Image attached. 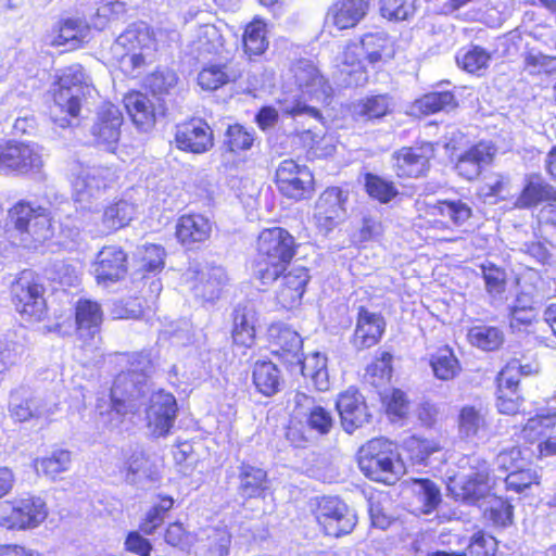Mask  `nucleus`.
<instances>
[{"label":"nucleus","mask_w":556,"mask_h":556,"mask_svg":"<svg viewBox=\"0 0 556 556\" xmlns=\"http://www.w3.org/2000/svg\"><path fill=\"white\" fill-rule=\"evenodd\" d=\"M91 89L94 86L85 66L72 63L54 74L49 94L59 112L70 121L80 116L84 98Z\"/></svg>","instance_id":"20e7f679"},{"label":"nucleus","mask_w":556,"mask_h":556,"mask_svg":"<svg viewBox=\"0 0 556 556\" xmlns=\"http://www.w3.org/2000/svg\"><path fill=\"white\" fill-rule=\"evenodd\" d=\"M517 369L514 363L505 364L495 377V407L502 415L515 416L523 406Z\"/></svg>","instance_id":"4be33fe9"},{"label":"nucleus","mask_w":556,"mask_h":556,"mask_svg":"<svg viewBox=\"0 0 556 556\" xmlns=\"http://www.w3.org/2000/svg\"><path fill=\"white\" fill-rule=\"evenodd\" d=\"M71 465L72 452L66 448H55L33 462L36 473L50 480H55L61 473L70 470Z\"/></svg>","instance_id":"a18cd8bd"},{"label":"nucleus","mask_w":556,"mask_h":556,"mask_svg":"<svg viewBox=\"0 0 556 556\" xmlns=\"http://www.w3.org/2000/svg\"><path fill=\"white\" fill-rule=\"evenodd\" d=\"M124 106L132 124L142 131L151 130L159 115L166 111L163 98H152L147 92L131 89L124 94Z\"/></svg>","instance_id":"412c9836"},{"label":"nucleus","mask_w":556,"mask_h":556,"mask_svg":"<svg viewBox=\"0 0 556 556\" xmlns=\"http://www.w3.org/2000/svg\"><path fill=\"white\" fill-rule=\"evenodd\" d=\"M251 381L264 397L280 393L285 386V376L280 367L270 359H257L251 366Z\"/></svg>","instance_id":"2f4dec72"},{"label":"nucleus","mask_w":556,"mask_h":556,"mask_svg":"<svg viewBox=\"0 0 556 556\" xmlns=\"http://www.w3.org/2000/svg\"><path fill=\"white\" fill-rule=\"evenodd\" d=\"M473 216L471 206L462 199H442L417 206V226L421 230L446 231L465 226Z\"/></svg>","instance_id":"9d476101"},{"label":"nucleus","mask_w":556,"mask_h":556,"mask_svg":"<svg viewBox=\"0 0 556 556\" xmlns=\"http://www.w3.org/2000/svg\"><path fill=\"white\" fill-rule=\"evenodd\" d=\"M403 450L412 464L428 465L435 454L444 451V445L437 439L410 435L404 440Z\"/></svg>","instance_id":"a19ab883"},{"label":"nucleus","mask_w":556,"mask_h":556,"mask_svg":"<svg viewBox=\"0 0 556 556\" xmlns=\"http://www.w3.org/2000/svg\"><path fill=\"white\" fill-rule=\"evenodd\" d=\"M369 11V0H334L327 10V21L338 30L356 27Z\"/></svg>","instance_id":"7c9ffc66"},{"label":"nucleus","mask_w":556,"mask_h":556,"mask_svg":"<svg viewBox=\"0 0 556 556\" xmlns=\"http://www.w3.org/2000/svg\"><path fill=\"white\" fill-rule=\"evenodd\" d=\"M457 106L455 94L451 90L430 91L421 94L412 104L414 115L425 117Z\"/></svg>","instance_id":"ea45409f"},{"label":"nucleus","mask_w":556,"mask_h":556,"mask_svg":"<svg viewBox=\"0 0 556 556\" xmlns=\"http://www.w3.org/2000/svg\"><path fill=\"white\" fill-rule=\"evenodd\" d=\"M539 321L536 302L531 293L519 292L508 308V325L513 331H529Z\"/></svg>","instance_id":"c9c22d12"},{"label":"nucleus","mask_w":556,"mask_h":556,"mask_svg":"<svg viewBox=\"0 0 556 556\" xmlns=\"http://www.w3.org/2000/svg\"><path fill=\"white\" fill-rule=\"evenodd\" d=\"M129 374H117L110 388V407L106 410H101V406L98 405L99 415L108 422L113 421L112 415H116V418L122 422L125 416L129 413V403L132 400L143 399L146 394H139L137 389L131 387V380Z\"/></svg>","instance_id":"bb28decb"},{"label":"nucleus","mask_w":556,"mask_h":556,"mask_svg":"<svg viewBox=\"0 0 556 556\" xmlns=\"http://www.w3.org/2000/svg\"><path fill=\"white\" fill-rule=\"evenodd\" d=\"M381 408L391 422L406 419L410 413V400L405 391L390 388L380 393Z\"/></svg>","instance_id":"09e8293b"},{"label":"nucleus","mask_w":556,"mask_h":556,"mask_svg":"<svg viewBox=\"0 0 556 556\" xmlns=\"http://www.w3.org/2000/svg\"><path fill=\"white\" fill-rule=\"evenodd\" d=\"M485 290L491 295H500L505 292L507 274L505 269L492 262L480 266Z\"/></svg>","instance_id":"680f3d73"},{"label":"nucleus","mask_w":556,"mask_h":556,"mask_svg":"<svg viewBox=\"0 0 556 556\" xmlns=\"http://www.w3.org/2000/svg\"><path fill=\"white\" fill-rule=\"evenodd\" d=\"M123 123L124 117L119 108L112 103H104L91 129L96 143L114 150L121 137Z\"/></svg>","instance_id":"c85d7f7f"},{"label":"nucleus","mask_w":556,"mask_h":556,"mask_svg":"<svg viewBox=\"0 0 556 556\" xmlns=\"http://www.w3.org/2000/svg\"><path fill=\"white\" fill-rule=\"evenodd\" d=\"M51 47H67L68 51H75L84 46V27L76 18H62L53 28Z\"/></svg>","instance_id":"37998d69"},{"label":"nucleus","mask_w":556,"mask_h":556,"mask_svg":"<svg viewBox=\"0 0 556 556\" xmlns=\"http://www.w3.org/2000/svg\"><path fill=\"white\" fill-rule=\"evenodd\" d=\"M387 319L380 312H371L364 305L358 306L350 337L351 345L357 352L377 346L387 332Z\"/></svg>","instance_id":"aec40b11"},{"label":"nucleus","mask_w":556,"mask_h":556,"mask_svg":"<svg viewBox=\"0 0 556 556\" xmlns=\"http://www.w3.org/2000/svg\"><path fill=\"white\" fill-rule=\"evenodd\" d=\"M74 324L70 316L63 320H56L50 330L61 336L71 334L74 330L81 344H91L97 337H100L104 312L101 304L91 299L80 298L74 304Z\"/></svg>","instance_id":"f8f14e48"},{"label":"nucleus","mask_w":556,"mask_h":556,"mask_svg":"<svg viewBox=\"0 0 556 556\" xmlns=\"http://www.w3.org/2000/svg\"><path fill=\"white\" fill-rule=\"evenodd\" d=\"M193 280V290L202 298L214 300L219 296L224 281L217 268L199 270Z\"/></svg>","instance_id":"6e6d98bb"},{"label":"nucleus","mask_w":556,"mask_h":556,"mask_svg":"<svg viewBox=\"0 0 556 556\" xmlns=\"http://www.w3.org/2000/svg\"><path fill=\"white\" fill-rule=\"evenodd\" d=\"M166 251L162 244L144 243L137 249L135 256L138 282H149L150 295L157 298L162 291L160 274L165 267Z\"/></svg>","instance_id":"a211bd4d"},{"label":"nucleus","mask_w":556,"mask_h":556,"mask_svg":"<svg viewBox=\"0 0 556 556\" xmlns=\"http://www.w3.org/2000/svg\"><path fill=\"white\" fill-rule=\"evenodd\" d=\"M43 167L40 147L18 140L0 143V173L28 177L39 174Z\"/></svg>","instance_id":"4468645a"},{"label":"nucleus","mask_w":556,"mask_h":556,"mask_svg":"<svg viewBox=\"0 0 556 556\" xmlns=\"http://www.w3.org/2000/svg\"><path fill=\"white\" fill-rule=\"evenodd\" d=\"M126 370L118 374H129L131 387L136 388L139 394H146V387L150 378V370L153 367V359L150 350H140L123 353Z\"/></svg>","instance_id":"4c0bfd02"},{"label":"nucleus","mask_w":556,"mask_h":556,"mask_svg":"<svg viewBox=\"0 0 556 556\" xmlns=\"http://www.w3.org/2000/svg\"><path fill=\"white\" fill-rule=\"evenodd\" d=\"M346 197L340 187H328L318 197L314 207L316 226L327 231L333 229L344 212Z\"/></svg>","instance_id":"c756f323"},{"label":"nucleus","mask_w":556,"mask_h":556,"mask_svg":"<svg viewBox=\"0 0 556 556\" xmlns=\"http://www.w3.org/2000/svg\"><path fill=\"white\" fill-rule=\"evenodd\" d=\"M300 243L286 228H263L254 241L251 262L254 278L262 286H273L280 274L289 268L299 253Z\"/></svg>","instance_id":"f03ea898"},{"label":"nucleus","mask_w":556,"mask_h":556,"mask_svg":"<svg viewBox=\"0 0 556 556\" xmlns=\"http://www.w3.org/2000/svg\"><path fill=\"white\" fill-rule=\"evenodd\" d=\"M215 224L206 215L189 212L177 217L174 228L176 242L185 250H200L210 242Z\"/></svg>","instance_id":"f3484780"},{"label":"nucleus","mask_w":556,"mask_h":556,"mask_svg":"<svg viewBox=\"0 0 556 556\" xmlns=\"http://www.w3.org/2000/svg\"><path fill=\"white\" fill-rule=\"evenodd\" d=\"M393 109L389 93H370L353 103L351 115L356 122L375 124L392 114Z\"/></svg>","instance_id":"72a5a7b5"},{"label":"nucleus","mask_w":556,"mask_h":556,"mask_svg":"<svg viewBox=\"0 0 556 556\" xmlns=\"http://www.w3.org/2000/svg\"><path fill=\"white\" fill-rule=\"evenodd\" d=\"M397 43L386 31H369L349 41L341 53L338 73L348 87H359L369 79L368 67L382 71L396 56Z\"/></svg>","instance_id":"f257e3e1"},{"label":"nucleus","mask_w":556,"mask_h":556,"mask_svg":"<svg viewBox=\"0 0 556 556\" xmlns=\"http://www.w3.org/2000/svg\"><path fill=\"white\" fill-rule=\"evenodd\" d=\"M231 339L235 345L251 348L255 342L256 331L251 312L237 305L231 313Z\"/></svg>","instance_id":"49530a36"},{"label":"nucleus","mask_w":556,"mask_h":556,"mask_svg":"<svg viewBox=\"0 0 556 556\" xmlns=\"http://www.w3.org/2000/svg\"><path fill=\"white\" fill-rule=\"evenodd\" d=\"M176 81L177 77L174 72L156 68L144 77L142 84L143 92H147L154 99L163 98L175 86Z\"/></svg>","instance_id":"4d7b16f0"},{"label":"nucleus","mask_w":556,"mask_h":556,"mask_svg":"<svg viewBox=\"0 0 556 556\" xmlns=\"http://www.w3.org/2000/svg\"><path fill=\"white\" fill-rule=\"evenodd\" d=\"M497 148L492 141L480 140L462 152L455 162L457 174L468 181L477 179L485 166L493 164Z\"/></svg>","instance_id":"b1692460"},{"label":"nucleus","mask_w":556,"mask_h":556,"mask_svg":"<svg viewBox=\"0 0 556 556\" xmlns=\"http://www.w3.org/2000/svg\"><path fill=\"white\" fill-rule=\"evenodd\" d=\"M400 455L396 444L386 438H374L358 451V467L375 482L392 485L400 479Z\"/></svg>","instance_id":"423d86ee"},{"label":"nucleus","mask_w":556,"mask_h":556,"mask_svg":"<svg viewBox=\"0 0 556 556\" xmlns=\"http://www.w3.org/2000/svg\"><path fill=\"white\" fill-rule=\"evenodd\" d=\"M163 541L172 548L184 551L192 544V535L184 522L175 520L168 522L163 530Z\"/></svg>","instance_id":"69168bd1"},{"label":"nucleus","mask_w":556,"mask_h":556,"mask_svg":"<svg viewBox=\"0 0 556 556\" xmlns=\"http://www.w3.org/2000/svg\"><path fill=\"white\" fill-rule=\"evenodd\" d=\"M342 429L346 433H353L370 421L367 403L358 388L351 386L340 392L334 403Z\"/></svg>","instance_id":"5701e85b"},{"label":"nucleus","mask_w":556,"mask_h":556,"mask_svg":"<svg viewBox=\"0 0 556 556\" xmlns=\"http://www.w3.org/2000/svg\"><path fill=\"white\" fill-rule=\"evenodd\" d=\"M123 471L125 480L130 484L137 483L140 478L148 481H157L161 478L160 471L144 451L131 453L125 460Z\"/></svg>","instance_id":"79ce46f5"},{"label":"nucleus","mask_w":556,"mask_h":556,"mask_svg":"<svg viewBox=\"0 0 556 556\" xmlns=\"http://www.w3.org/2000/svg\"><path fill=\"white\" fill-rule=\"evenodd\" d=\"M266 342L270 353L285 362H292L298 358L303 348V340L300 334L280 321L268 326Z\"/></svg>","instance_id":"cd10ccee"},{"label":"nucleus","mask_w":556,"mask_h":556,"mask_svg":"<svg viewBox=\"0 0 556 556\" xmlns=\"http://www.w3.org/2000/svg\"><path fill=\"white\" fill-rule=\"evenodd\" d=\"M490 488L478 484V481L466 476L460 481L453 482L451 491L456 498L464 502L475 503L481 500Z\"/></svg>","instance_id":"338daca9"},{"label":"nucleus","mask_w":556,"mask_h":556,"mask_svg":"<svg viewBox=\"0 0 556 556\" xmlns=\"http://www.w3.org/2000/svg\"><path fill=\"white\" fill-rule=\"evenodd\" d=\"M491 53L480 46H471L457 56V64L470 74H477L489 66Z\"/></svg>","instance_id":"052dcab7"},{"label":"nucleus","mask_w":556,"mask_h":556,"mask_svg":"<svg viewBox=\"0 0 556 556\" xmlns=\"http://www.w3.org/2000/svg\"><path fill=\"white\" fill-rule=\"evenodd\" d=\"M274 182L278 192L293 202L309 200L316 191L314 173L293 159L282 160L278 164Z\"/></svg>","instance_id":"ddd939ff"},{"label":"nucleus","mask_w":556,"mask_h":556,"mask_svg":"<svg viewBox=\"0 0 556 556\" xmlns=\"http://www.w3.org/2000/svg\"><path fill=\"white\" fill-rule=\"evenodd\" d=\"M295 359L300 366L301 375L309 380L316 390L325 391L328 389L327 357L324 354L314 352L303 357L299 355Z\"/></svg>","instance_id":"c03bdc74"},{"label":"nucleus","mask_w":556,"mask_h":556,"mask_svg":"<svg viewBox=\"0 0 556 556\" xmlns=\"http://www.w3.org/2000/svg\"><path fill=\"white\" fill-rule=\"evenodd\" d=\"M312 280L311 270L304 265L290 266L278 277L275 303L283 311H293L303 303V296Z\"/></svg>","instance_id":"dca6fc26"},{"label":"nucleus","mask_w":556,"mask_h":556,"mask_svg":"<svg viewBox=\"0 0 556 556\" xmlns=\"http://www.w3.org/2000/svg\"><path fill=\"white\" fill-rule=\"evenodd\" d=\"M309 513L325 538L340 539L351 534L358 522L356 511L340 496L321 495L312 500Z\"/></svg>","instance_id":"0eeeda50"},{"label":"nucleus","mask_w":556,"mask_h":556,"mask_svg":"<svg viewBox=\"0 0 556 556\" xmlns=\"http://www.w3.org/2000/svg\"><path fill=\"white\" fill-rule=\"evenodd\" d=\"M457 425L459 432L466 438L477 437L480 431L488 427L481 410L472 405H465L460 408Z\"/></svg>","instance_id":"13d9d810"},{"label":"nucleus","mask_w":556,"mask_h":556,"mask_svg":"<svg viewBox=\"0 0 556 556\" xmlns=\"http://www.w3.org/2000/svg\"><path fill=\"white\" fill-rule=\"evenodd\" d=\"M539 239L543 244L556 249V204H548L545 217L538 224Z\"/></svg>","instance_id":"774afa93"},{"label":"nucleus","mask_w":556,"mask_h":556,"mask_svg":"<svg viewBox=\"0 0 556 556\" xmlns=\"http://www.w3.org/2000/svg\"><path fill=\"white\" fill-rule=\"evenodd\" d=\"M178 412L177 401L170 392L159 390L147 407L148 426L156 437H166L174 426Z\"/></svg>","instance_id":"a878e982"},{"label":"nucleus","mask_w":556,"mask_h":556,"mask_svg":"<svg viewBox=\"0 0 556 556\" xmlns=\"http://www.w3.org/2000/svg\"><path fill=\"white\" fill-rule=\"evenodd\" d=\"M298 138L307 161L326 159L336 152V146L331 142V138L326 135L304 130L298 135Z\"/></svg>","instance_id":"3c124183"},{"label":"nucleus","mask_w":556,"mask_h":556,"mask_svg":"<svg viewBox=\"0 0 556 556\" xmlns=\"http://www.w3.org/2000/svg\"><path fill=\"white\" fill-rule=\"evenodd\" d=\"M7 228L23 241H42L52 235L53 218L48 208L22 199L9 207Z\"/></svg>","instance_id":"6e6552de"},{"label":"nucleus","mask_w":556,"mask_h":556,"mask_svg":"<svg viewBox=\"0 0 556 556\" xmlns=\"http://www.w3.org/2000/svg\"><path fill=\"white\" fill-rule=\"evenodd\" d=\"M132 219L131 206L124 200H118L106 205L100 218L101 232L113 233L126 226Z\"/></svg>","instance_id":"8fccbe9b"},{"label":"nucleus","mask_w":556,"mask_h":556,"mask_svg":"<svg viewBox=\"0 0 556 556\" xmlns=\"http://www.w3.org/2000/svg\"><path fill=\"white\" fill-rule=\"evenodd\" d=\"M483 517L495 528H507L514 521V506L507 498L494 496L490 506L483 510Z\"/></svg>","instance_id":"bf43d9fd"},{"label":"nucleus","mask_w":556,"mask_h":556,"mask_svg":"<svg viewBox=\"0 0 556 556\" xmlns=\"http://www.w3.org/2000/svg\"><path fill=\"white\" fill-rule=\"evenodd\" d=\"M43 278L33 269H23L10 285V302L27 323H40L49 312Z\"/></svg>","instance_id":"39448f33"},{"label":"nucleus","mask_w":556,"mask_h":556,"mask_svg":"<svg viewBox=\"0 0 556 556\" xmlns=\"http://www.w3.org/2000/svg\"><path fill=\"white\" fill-rule=\"evenodd\" d=\"M556 417L554 414H536L530 417L521 428L523 443L514 445L503 452L500 457L506 469V463L516 460L531 463L546 457L556 456V435H545L547 430L554 429Z\"/></svg>","instance_id":"7ed1b4c3"},{"label":"nucleus","mask_w":556,"mask_h":556,"mask_svg":"<svg viewBox=\"0 0 556 556\" xmlns=\"http://www.w3.org/2000/svg\"><path fill=\"white\" fill-rule=\"evenodd\" d=\"M363 177L365 192L378 203L387 204L399 197L400 191L394 181L370 172L365 173Z\"/></svg>","instance_id":"864d4df0"},{"label":"nucleus","mask_w":556,"mask_h":556,"mask_svg":"<svg viewBox=\"0 0 556 556\" xmlns=\"http://www.w3.org/2000/svg\"><path fill=\"white\" fill-rule=\"evenodd\" d=\"M189 49L198 59L220 56L227 50V39L223 30L215 24H203L198 27L194 38L189 43Z\"/></svg>","instance_id":"473e14b6"},{"label":"nucleus","mask_w":556,"mask_h":556,"mask_svg":"<svg viewBox=\"0 0 556 556\" xmlns=\"http://www.w3.org/2000/svg\"><path fill=\"white\" fill-rule=\"evenodd\" d=\"M241 46L243 53L249 60L263 55L268 47L267 24L258 15L247 23L242 29Z\"/></svg>","instance_id":"e433bc0d"},{"label":"nucleus","mask_w":556,"mask_h":556,"mask_svg":"<svg viewBox=\"0 0 556 556\" xmlns=\"http://www.w3.org/2000/svg\"><path fill=\"white\" fill-rule=\"evenodd\" d=\"M428 363L433 376L441 381L454 380L463 370L458 357L448 344L437 346L429 355Z\"/></svg>","instance_id":"58836bf2"},{"label":"nucleus","mask_w":556,"mask_h":556,"mask_svg":"<svg viewBox=\"0 0 556 556\" xmlns=\"http://www.w3.org/2000/svg\"><path fill=\"white\" fill-rule=\"evenodd\" d=\"M467 337L473 346L488 352L500 349L504 342L503 331L498 327L489 325L472 326Z\"/></svg>","instance_id":"5fc2aeb1"},{"label":"nucleus","mask_w":556,"mask_h":556,"mask_svg":"<svg viewBox=\"0 0 556 556\" xmlns=\"http://www.w3.org/2000/svg\"><path fill=\"white\" fill-rule=\"evenodd\" d=\"M174 142L179 151L203 154L214 147V132L205 119L193 116L176 125Z\"/></svg>","instance_id":"6ab92c4d"},{"label":"nucleus","mask_w":556,"mask_h":556,"mask_svg":"<svg viewBox=\"0 0 556 556\" xmlns=\"http://www.w3.org/2000/svg\"><path fill=\"white\" fill-rule=\"evenodd\" d=\"M255 141V132L252 129L236 123L227 127L223 147L227 153L240 156L251 150Z\"/></svg>","instance_id":"603ef678"},{"label":"nucleus","mask_w":556,"mask_h":556,"mask_svg":"<svg viewBox=\"0 0 556 556\" xmlns=\"http://www.w3.org/2000/svg\"><path fill=\"white\" fill-rule=\"evenodd\" d=\"M306 427L319 435L328 434L334 425L332 413L321 405L312 406L305 415Z\"/></svg>","instance_id":"0e129e2a"},{"label":"nucleus","mask_w":556,"mask_h":556,"mask_svg":"<svg viewBox=\"0 0 556 556\" xmlns=\"http://www.w3.org/2000/svg\"><path fill=\"white\" fill-rule=\"evenodd\" d=\"M239 490L247 498L265 496L268 478L264 469L242 463L239 467Z\"/></svg>","instance_id":"de8ad7c7"},{"label":"nucleus","mask_w":556,"mask_h":556,"mask_svg":"<svg viewBox=\"0 0 556 556\" xmlns=\"http://www.w3.org/2000/svg\"><path fill=\"white\" fill-rule=\"evenodd\" d=\"M49 515L47 503L34 494L12 497L0 503V529L24 532L38 528Z\"/></svg>","instance_id":"1a4fd4ad"},{"label":"nucleus","mask_w":556,"mask_h":556,"mask_svg":"<svg viewBox=\"0 0 556 556\" xmlns=\"http://www.w3.org/2000/svg\"><path fill=\"white\" fill-rule=\"evenodd\" d=\"M504 481L506 490L521 493L532 485H540L541 476L533 469L519 468L511 470Z\"/></svg>","instance_id":"e2e57ef3"},{"label":"nucleus","mask_w":556,"mask_h":556,"mask_svg":"<svg viewBox=\"0 0 556 556\" xmlns=\"http://www.w3.org/2000/svg\"><path fill=\"white\" fill-rule=\"evenodd\" d=\"M556 201V188L547 182L540 174L528 175L516 199V207L529 210L542 203Z\"/></svg>","instance_id":"f704fd0d"},{"label":"nucleus","mask_w":556,"mask_h":556,"mask_svg":"<svg viewBox=\"0 0 556 556\" xmlns=\"http://www.w3.org/2000/svg\"><path fill=\"white\" fill-rule=\"evenodd\" d=\"M438 141H416L404 146L391 154L392 170L399 181L425 179L437 159Z\"/></svg>","instance_id":"9b49d317"},{"label":"nucleus","mask_w":556,"mask_h":556,"mask_svg":"<svg viewBox=\"0 0 556 556\" xmlns=\"http://www.w3.org/2000/svg\"><path fill=\"white\" fill-rule=\"evenodd\" d=\"M129 254L116 243L103 245L91 262V274L98 285L110 286L124 280L129 273Z\"/></svg>","instance_id":"2eb2a0df"},{"label":"nucleus","mask_w":556,"mask_h":556,"mask_svg":"<svg viewBox=\"0 0 556 556\" xmlns=\"http://www.w3.org/2000/svg\"><path fill=\"white\" fill-rule=\"evenodd\" d=\"M243 77V70L233 59L225 62H208L204 64L198 75L197 85L205 92H214L226 86L236 85Z\"/></svg>","instance_id":"393cba45"}]
</instances>
